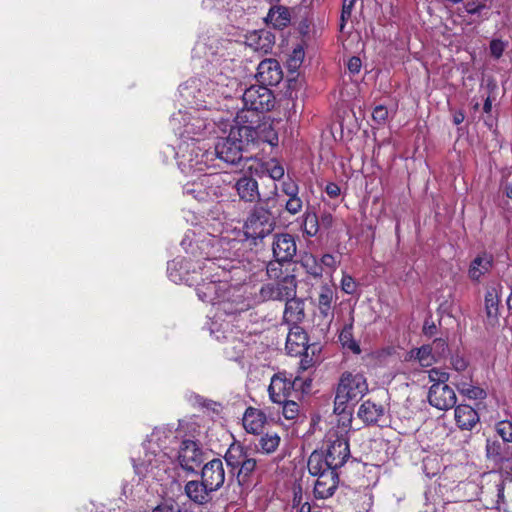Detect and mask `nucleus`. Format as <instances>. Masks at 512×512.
I'll list each match as a JSON object with an SVG mask.
<instances>
[{"instance_id": "nucleus-51", "label": "nucleus", "mask_w": 512, "mask_h": 512, "mask_svg": "<svg viewBox=\"0 0 512 512\" xmlns=\"http://www.w3.org/2000/svg\"><path fill=\"white\" fill-rule=\"evenodd\" d=\"M267 171L273 180H280L284 176V168L276 161L268 163Z\"/></svg>"}, {"instance_id": "nucleus-54", "label": "nucleus", "mask_w": 512, "mask_h": 512, "mask_svg": "<svg viewBox=\"0 0 512 512\" xmlns=\"http://www.w3.org/2000/svg\"><path fill=\"white\" fill-rule=\"evenodd\" d=\"M341 288L346 294H353L356 289V283L350 275L344 274L341 280Z\"/></svg>"}, {"instance_id": "nucleus-63", "label": "nucleus", "mask_w": 512, "mask_h": 512, "mask_svg": "<svg viewBox=\"0 0 512 512\" xmlns=\"http://www.w3.org/2000/svg\"><path fill=\"white\" fill-rule=\"evenodd\" d=\"M492 109V101L490 99V97H488L485 102H484V105H483V110L485 113H489Z\"/></svg>"}, {"instance_id": "nucleus-50", "label": "nucleus", "mask_w": 512, "mask_h": 512, "mask_svg": "<svg viewBox=\"0 0 512 512\" xmlns=\"http://www.w3.org/2000/svg\"><path fill=\"white\" fill-rule=\"evenodd\" d=\"M281 191L289 198L299 194V186L291 179L285 180L281 184Z\"/></svg>"}, {"instance_id": "nucleus-30", "label": "nucleus", "mask_w": 512, "mask_h": 512, "mask_svg": "<svg viewBox=\"0 0 512 512\" xmlns=\"http://www.w3.org/2000/svg\"><path fill=\"white\" fill-rule=\"evenodd\" d=\"M285 301L284 320L287 323L296 325L304 318V302L297 298L296 295L287 298Z\"/></svg>"}, {"instance_id": "nucleus-42", "label": "nucleus", "mask_w": 512, "mask_h": 512, "mask_svg": "<svg viewBox=\"0 0 512 512\" xmlns=\"http://www.w3.org/2000/svg\"><path fill=\"white\" fill-rule=\"evenodd\" d=\"M319 220L315 213L306 212L303 220V232L309 237L315 236L319 231Z\"/></svg>"}, {"instance_id": "nucleus-40", "label": "nucleus", "mask_w": 512, "mask_h": 512, "mask_svg": "<svg viewBox=\"0 0 512 512\" xmlns=\"http://www.w3.org/2000/svg\"><path fill=\"white\" fill-rule=\"evenodd\" d=\"M455 385L457 386L458 391L462 395H464L470 399H483L486 395V393L483 389H481L480 387H477V386L470 385L467 382L457 381L455 383Z\"/></svg>"}, {"instance_id": "nucleus-36", "label": "nucleus", "mask_w": 512, "mask_h": 512, "mask_svg": "<svg viewBox=\"0 0 512 512\" xmlns=\"http://www.w3.org/2000/svg\"><path fill=\"white\" fill-rule=\"evenodd\" d=\"M307 466L310 474L314 476L324 474L326 470L331 469L328 464H326V457L323 458V455L318 452H313L310 455Z\"/></svg>"}, {"instance_id": "nucleus-64", "label": "nucleus", "mask_w": 512, "mask_h": 512, "mask_svg": "<svg viewBox=\"0 0 512 512\" xmlns=\"http://www.w3.org/2000/svg\"><path fill=\"white\" fill-rule=\"evenodd\" d=\"M454 123L456 125L462 123L464 121V114L463 113H457L454 115V119H453Z\"/></svg>"}, {"instance_id": "nucleus-20", "label": "nucleus", "mask_w": 512, "mask_h": 512, "mask_svg": "<svg viewBox=\"0 0 512 512\" xmlns=\"http://www.w3.org/2000/svg\"><path fill=\"white\" fill-rule=\"evenodd\" d=\"M338 486V475L336 470L328 469L324 474L318 476L314 484V495L319 499L331 497Z\"/></svg>"}, {"instance_id": "nucleus-58", "label": "nucleus", "mask_w": 512, "mask_h": 512, "mask_svg": "<svg viewBox=\"0 0 512 512\" xmlns=\"http://www.w3.org/2000/svg\"><path fill=\"white\" fill-rule=\"evenodd\" d=\"M321 263L326 267L335 269L338 261L335 256H333L331 254H324L321 258Z\"/></svg>"}, {"instance_id": "nucleus-29", "label": "nucleus", "mask_w": 512, "mask_h": 512, "mask_svg": "<svg viewBox=\"0 0 512 512\" xmlns=\"http://www.w3.org/2000/svg\"><path fill=\"white\" fill-rule=\"evenodd\" d=\"M455 421L462 430H471L478 422V413L469 405H458L455 408Z\"/></svg>"}, {"instance_id": "nucleus-39", "label": "nucleus", "mask_w": 512, "mask_h": 512, "mask_svg": "<svg viewBox=\"0 0 512 512\" xmlns=\"http://www.w3.org/2000/svg\"><path fill=\"white\" fill-rule=\"evenodd\" d=\"M237 475L238 482L244 484L256 468V460L247 454L239 465Z\"/></svg>"}, {"instance_id": "nucleus-23", "label": "nucleus", "mask_w": 512, "mask_h": 512, "mask_svg": "<svg viewBox=\"0 0 512 512\" xmlns=\"http://www.w3.org/2000/svg\"><path fill=\"white\" fill-rule=\"evenodd\" d=\"M246 44L255 52L267 54L272 50L274 37L268 31H253L247 35Z\"/></svg>"}, {"instance_id": "nucleus-45", "label": "nucleus", "mask_w": 512, "mask_h": 512, "mask_svg": "<svg viewBox=\"0 0 512 512\" xmlns=\"http://www.w3.org/2000/svg\"><path fill=\"white\" fill-rule=\"evenodd\" d=\"M285 211L289 213L290 215H296L298 214L302 208H303V201L297 196L289 197L287 201L285 202Z\"/></svg>"}, {"instance_id": "nucleus-13", "label": "nucleus", "mask_w": 512, "mask_h": 512, "mask_svg": "<svg viewBox=\"0 0 512 512\" xmlns=\"http://www.w3.org/2000/svg\"><path fill=\"white\" fill-rule=\"evenodd\" d=\"M273 256L277 263H288L297 253L294 236L289 233L275 234L272 243Z\"/></svg>"}, {"instance_id": "nucleus-5", "label": "nucleus", "mask_w": 512, "mask_h": 512, "mask_svg": "<svg viewBox=\"0 0 512 512\" xmlns=\"http://www.w3.org/2000/svg\"><path fill=\"white\" fill-rule=\"evenodd\" d=\"M196 178L187 181L183 192L199 202L214 201L223 195L225 187L220 173H205L194 175Z\"/></svg>"}, {"instance_id": "nucleus-22", "label": "nucleus", "mask_w": 512, "mask_h": 512, "mask_svg": "<svg viewBox=\"0 0 512 512\" xmlns=\"http://www.w3.org/2000/svg\"><path fill=\"white\" fill-rule=\"evenodd\" d=\"M267 421L266 414L257 408L248 407L242 417L243 428L247 433L259 435Z\"/></svg>"}, {"instance_id": "nucleus-52", "label": "nucleus", "mask_w": 512, "mask_h": 512, "mask_svg": "<svg viewBox=\"0 0 512 512\" xmlns=\"http://www.w3.org/2000/svg\"><path fill=\"white\" fill-rule=\"evenodd\" d=\"M506 47L507 42H504L499 39H494L490 42V53L494 58L498 59L502 56Z\"/></svg>"}, {"instance_id": "nucleus-10", "label": "nucleus", "mask_w": 512, "mask_h": 512, "mask_svg": "<svg viewBox=\"0 0 512 512\" xmlns=\"http://www.w3.org/2000/svg\"><path fill=\"white\" fill-rule=\"evenodd\" d=\"M296 279L293 275H288L278 282H271L261 286L257 298L261 302L265 301H285L289 297L296 295Z\"/></svg>"}, {"instance_id": "nucleus-53", "label": "nucleus", "mask_w": 512, "mask_h": 512, "mask_svg": "<svg viewBox=\"0 0 512 512\" xmlns=\"http://www.w3.org/2000/svg\"><path fill=\"white\" fill-rule=\"evenodd\" d=\"M429 380L434 383L445 384L449 379V374L439 369H431L428 372Z\"/></svg>"}, {"instance_id": "nucleus-27", "label": "nucleus", "mask_w": 512, "mask_h": 512, "mask_svg": "<svg viewBox=\"0 0 512 512\" xmlns=\"http://www.w3.org/2000/svg\"><path fill=\"white\" fill-rule=\"evenodd\" d=\"M235 188L241 200L254 202L259 199L258 183L252 177H241L235 184Z\"/></svg>"}, {"instance_id": "nucleus-55", "label": "nucleus", "mask_w": 512, "mask_h": 512, "mask_svg": "<svg viewBox=\"0 0 512 512\" xmlns=\"http://www.w3.org/2000/svg\"><path fill=\"white\" fill-rule=\"evenodd\" d=\"M451 364L456 371H464L468 366L467 361L460 355L453 356Z\"/></svg>"}, {"instance_id": "nucleus-18", "label": "nucleus", "mask_w": 512, "mask_h": 512, "mask_svg": "<svg viewBox=\"0 0 512 512\" xmlns=\"http://www.w3.org/2000/svg\"><path fill=\"white\" fill-rule=\"evenodd\" d=\"M433 345L434 348L430 345H423L416 350H412L411 358L417 360L422 367H430L436 362V355H442L447 347L442 339H436Z\"/></svg>"}, {"instance_id": "nucleus-37", "label": "nucleus", "mask_w": 512, "mask_h": 512, "mask_svg": "<svg viewBox=\"0 0 512 512\" xmlns=\"http://www.w3.org/2000/svg\"><path fill=\"white\" fill-rule=\"evenodd\" d=\"M280 444V437L277 433H266L259 439V443L256 446L258 451L264 454L273 453Z\"/></svg>"}, {"instance_id": "nucleus-60", "label": "nucleus", "mask_w": 512, "mask_h": 512, "mask_svg": "<svg viewBox=\"0 0 512 512\" xmlns=\"http://www.w3.org/2000/svg\"><path fill=\"white\" fill-rule=\"evenodd\" d=\"M323 227L330 228L333 224V217L330 213H324L321 215V220L319 222Z\"/></svg>"}, {"instance_id": "nucleus-62", "label": "nucleus", "mask_w": 512, "mask_h": 512, "mask_svg": "<svg viewBox=\"0 0 512 512\" xmlns=\"http://www.w3.org/2000/svg\"><path fill=\"white\" fill-rule=\"evenodd\" d=\"M436 329L435 325H428L427 323H425L424 325V333L426 335H429V336H432L434 334V330Z\"/></svg>"}, {"instance_id": "nucleus-47", "label": "nucleus", "mask_w": 512, "mask_h": 512, "mask_svg": "<svg viewBox=\"0 0 512 512\" xmlns=\"http://www.w3.org/2000/svg\"><path fill=\"white\" fill-rule=\"evenodd\" d=\"M499 469L507 475V477L512 476V451L508 452L506 455L499 459L495 463Z\"/></svg>"}, {"instance_id": "nucleus-24", "label": "nucleus", "mask_w": 512, "mask_h": 512, "mask_svg": "<svg viewBox=\"0 0 512 512\" xmlns=\"http://www.w3.org/2000/svg\"><path fill=\"white\" fill-rule=\"evenodd\" d=\"M185 494L196 504L204 505L212 500L214 491L201 481H188L185 485Z\"/></svg>"}, {"instance_id": "nucleus-9", "label": "nucleus", "mask_w": 512, "mask_h": 512, "mask_svg": "<svg viewBox=\"0 0 512 512\" xmlns=\"http://www.w3.org/2000/svg\"><path fill=\"white\" fill-rule=\"evenodd\" d=\"M199 266L202 261H192L184 258H176L168 264V277L174 283H185L193 286L199 279Z\"/></svg>"}, {"instance_id": "nucleus-11", "label": "nucleus", "mask_w": 512, "mask_h": 512, "mask_svg": "<svg viewBox=\"0 0 512 512\" xmlns=\"http://www.w3.org/2000/svg\"><path fill=\"white\" fill-rule=\"evenodd\" d=\"M326 464L334 470L342 467L350 457L348 439L345 435L329 433L326 447Z\"/></svg>"}, {"instance_id": "nucleus-35", "label": "nucleus", "mask_w": 512, "mask_h": 512, "mask_svg": "<svg viewBox=\"0 0 512 512\" xmlns=\"http://www.w3.org/2000/svg\"><path fill=\"white\" fill-rule=\"evenodd\" d=\"M246 455L247 451L243 446L231 445L225 454V461L232 469H236L239 467Z\"/></svg>"}, {"instance_id": "nucleus-8", "label": "nucleus", "mask_w": 512, "mask_h": 512, "mask_svg": "<svg viewBox=\"0 0 512 512\" xmlns=\"http://www.w3.org/2000/svg\"><path fill=\"white\" fill-rule=\"evenodd\" d=\"M275 227L272 213L263 207H255L248 215L243 229L247 238L257 240L268 236Z\"/></svg>"}, {"instance_id": "nucleus-31", "label": "nucleus", "mask_w": 512, "mask_h": 512, "mask_svg": "<svg viewBox=\"0 0 512 512\" xmlns=\"http://www.w3.org/2000/svg\"><path fill=\"white\" fill-rule=\"evenodd\" d=\"M384 415V407L370 400L361 404L358 410V416L367 424L377 423Z\"/></svg>"}, {"instance_id": "nucleus-33", "label": "nucleus", "mask_w": 512, "mask_h": 512, "mask_svg": "<svg viewBox=\"0 0 512 512\" xmlns=\"http://www.w3.org/2000/svg\"><path fill=\"white\" fill-rule=\"evenodd\" d=\"M255 141L265 142L271 146L278 145V134L271 123L264 122L255 127Z\"/></svg>"}, {"instance_id": "nucleus-57", "label": "nucleus", "mask_w": 512, "mask_h": 512, "mask_svg": "<svg viewBox=\"0 0 512 512\" xmlns=\"http://www.w3.org/2000/svg\"><path fill=\"white\" fill-rule=\"evenodd\" d=\"M218 240H220L219 238H217ZM225 241H229L228 239H224ZM231 241H235V239H232ZM237 243H239V241L236 240ZM239 244H237L238 246ZM236 248V245L232 248H229V246L227 247V250L225 252H223L222 250H220V252L218 253V255L220 254L222 256V258H228V262H230L234 268L231 269L234 270L236 269V265L234 264L235 260L232 258V256H235V253H232L231 254V250Z\"/></svg>"}, {"instance_id": "nucleus-1", "label": "nucleus", "mask_w": 512, "mask_h": 512, "mask_svg": "<svg viewBox=\"0 0 512 512\" xmlns=\"http://www.w3.org/2000/svg\"><path fill=\"white\" fill-rule=\"evenodd\" d=\"M237 85L233 76L219 73L214 80L189 79L179 86V96L189 105L170 118V125L179 141L199 143L217 133L218 123L212 117L219 97H228V88Z\"/></svg>"}, {"instance_id": "nucleus-6", "label": "nucleus", "mask_w": 512, "mask_h": 512, "mask_svg": "<svg viewBox=\"0 0 512 512\" xmlns=\"http://www.w3.org/2000/svg\"><path fill=\"white\" fill-rule=\"evenodd\" d=\"M367 392L368 384L363 374L344 372L336 390L335 411L343 412L347 404H356Z\"/></svg>"}, {"instance_id": "nucleus-12", "label": "nucleus", "mask_w": 512, "mask_h": 512, "mask_svg": "<svg viewBox=\"0 0 512 512\" xmlns=\"http://www.w3.org/2000/svg\"><path fill=\"white\" fill-rule=\"evenodd\" d=\"M242 101L244 108L252 111H269L274 106V96L270 89L263 85H253L247 88Z\"/></svg>"}, {"instance_id": "nucleus-41", "label": "nucleus", "mask_w": 512, "mask_h": 512, "mask_svg": "<svg viewBox=\"0 0 512 512\" xmlns=\"http://www.w3.org/2000/svg\"><path fill=\"white\" fill-rule=\"evenodd\" d=\"M339 339L344 347H347L355 354H360L361 349L359 344L352 338V325L345 326L340 335Z\"/></svg>"}, {"instance_id": "nucleus-21", "label": "nucleus", "mask_w": 512, "mask_h": 512, "mask_svg": "<svg viewBox=\"0 0 512 512\" xmlns=\"http://www.w3.org/2000/svg\"><path fill=\"white\" fill-rule=\"evenodd\" d=\"M308 337L302 327L293 325L287 334L286 350L290 355H302L308 350Z\"/></svg>"}, {"instance_id": "nucleus-59", "label": "nucleus", "mask_w": 512, "mask_h": 512, "mask_svg": "<svg viewBox=\"0 0 512 512\" xmlns=\"http://www.w3.org/2000/svg\"><path fill=\"white\" fill-rule=\"evenodd\" d=\"M325 191L326 193L331 197V198H336L339 196L340 194V188L337 184L335 183H329L327 184L326 188H325Z\"/></svg>"}, {"instance_id": "nucleus-25", "label": "nucleus", "mask_w": 512, "mask_h": 512, "mask_svg": "<svg viewBox=\"0 0 512 512\" xmlns=\"http://www.w3.org/2000/svg\"><path fill=\"white\" fill-rule=\"evenodd\" d=\"M230 127L227 136L231 141H234L244 150L250 143L255 142V127L248 125H229Z\"/></svg>"}, {"instance_id": "nucleus-19", "label": "nucleus", "mask_w": 512, "mask_h": 512, "mask_svg": "<svg viewBox=\"0 0 512 512\" xmlns=\"http://www.w3.org/2000/svg\"><path fill=\"white\" fill-rule=\"evenodd\" d=\"M256 77L263 86H274L281 81L282 70L275 59H264L257 67Z\"/></svg>"}, {"instance_id": "nucleus-17", "label": "nucleus", "mask_w": 512, "mask_h": 512, "mask_svg": "<svg viewBox=\"0 0 512 512\" xmlns=\"http://www.w3.org/2000/svg\"><path fill=\"white\" fill-rule=\"evenodd\" d=\"M178 461L184 470L193 472L202 463L203 453L194 441L185 440L181 444Z\"/></svg>"}, {"instance_id": "nucleus-48", "label": "nucleus", "mask_w": 512, "mask_h": 512, "mask_svg": "<svg viewBox=\"0 0 512 512\" xmlns=\"http://www.w3.org/2000/svg\"><path fill=\"white\" fill-rule=\"evenodd\" d=\"M152 512H181V507L174 500H165L158 504Z\"/></svg>"}, {"instance_id": "nucleus-56", "label": "nucleus", "mask_w": 512, "mask_h": 512, "mask_svg": "<svg viewBox=\"0 0 512 512\" xmlns=\"http://www.w3.org/2000/svg\"><path fill=\"white\" fill-rule=\"evenodd\" d=\"M362 63L359 57H351L348 60L347 67L350 73L357 74L360 72Z\"/></svg>"}, {"instance_id": "nucleus-34", "label": "nucleus", "mask_w": 512, "mask_h": 512, "mask_svg": "<svg viewBox=\"0 0 512 512\" xmlns=\"http://www.w3.org/2000/svg\"><path fill=\"white\" fill-rule=\"evenodd\" d=\"M510 448L504 442L498 440L488 439L486 442V455L487 458L494 461L495 463L502 459L504 455L510 452Z\"/></svg>"}, {"instance_id": "nucleus-7", "label": "nucleus", "mask_w": 512, "mask_h": 512, "mask_svg": "<svg viewBox=\"0 0 512 512\" xmlns=\"http://www.w3.org/2000/svg\"><path fill=\"white\" fill-rule=\"evenodd\" d=\"M228 127V122L222 121V118L219 119L218 130L216 136L218 141L215 145L213 151V158H215V163L219 165V162H224L226 164H236L242 159V149L240 146L234 141H231L230 138L226 135Z\"/></svg>"}, {"instance_id": "nucleus-4", "label": "nucleus", "mask_w": 512, "mask_h": 512, "mask_svg": "<svg viewBox=\"0 0 512 512\" xmlns=\"http://www.w3.org/2000/svg\"><path fill=\"white\" fill-rule=\"evenodd\" d=\"M175 157L181 172L187 177L201 174L209 168L220 167L215 163L211 150L197 146L186 140L178 141Z\"/></svg>"}, {"instance_id": "nucleus-46", "label": "nucleus", "mask_w": 512, "mask_h": 512, "mask_svg": "<svg viewBox=\"0 0 512 512\" xmlns=\"http://www.w3.org/2000/svg\"><path fill=\"white\" fill-rule=\"evenodd\" d=\"M355 0H343V6L341 11V23L340 30L343 31L346 22L350 19L352 10L354 7Z\"/></svg>"}, {"instance_id": "nucleus-44", "label": "nucleus", "mask_w": 512, "mask_h": 512, "mask_svg": "<svg viewBox=\"0 0 512 512\" xmlns=\"http://www.w3.org/2000/svg\"><path fill=\"white\" fill-rule=\"evenodd\" d=\"M283 405V416L288 420H293L298 416L299 405L293 401L286 399L281 403Z\"/></svg>"}, {"instance_id": "nucleus-32", "label": "nucleus", "mask_w": 512, "mask_h": 512, "mask_svg": "<svg viewBox=\"0 0 512 512\" xmlns=\"http://www.w3.org/2000/svg\"><path fill=\"white\" fill-rule=\"evenodd\" d=\"M265 21L274 28L282 29L289 24L290 13L288 9L283 6H274L270 8Z\"/></svg>"}, {"instance_id": "nucleus-28", "label": "nucleus", "mask_w": 512, "mask_h": 512, "mask_svg": "<svg viewBox=\"0 0 512 512\" xmlns=\"http://www.w3.org/2000/svg\"><path fill=\"white\" fill-rule=\"evenodd\" d=\"M493 266V256L488 253L478 255L470 264L468 275L473 281H479Z\"/></svg>"}, {"instance_id": "nucleus-15", "label": "nucleus", "mask_w": 512, "mask_h": 512, "mask_svg": "<svg viewBox=\"0 0 512 512\" xmlns=\"http://www.w3.org/2000/svg\"><path fill=\"white\" fill-rule=\"evenodd\" d=\"M297 381V378L292 381L282 373L274 375L268 388L270 399L274 403H282L291 396Z\"/></svg>"}, {"instance_id": "nucleus-43", "label": "nucleus", "mask_w": 512, "mask_h": 512, "mask_svg": "<svg viewBox=\"0 0 512 512\" xmlns=\"http://www.w3.org/2000/svg\"><path fill=\"white\" fill-rule=\"evenodd\" d=\"M497 434L504 443H512V422L508 420L500 421L496 424Z\"/></svg>"}, {"instance_id": "nucleus-38", "label": "nucleus", "mask_w": 512, "mask_h": 512, "mask_svg": "<svg viewBox=\"0 0 512 512\" xmlns=\"http://www.w3.org/2000/svg\"><path fill=\"white\" fill-rule=\"evenodd\" d=\"M499 295L497 288H490L485 295V310L488 318L496 319L498 316Z\"/></svg>"}, {"instance_id": "nucleus-2", "label": "nucleus", "mask_w": 512, "mask_h": 512, "mask_svg": "<svg viewBox=\"0 0 512 512\" xmlns=\"http://www.w3.org/2000/svg\"><path fill=\"white\" fill-rule=\"evenodd\" d=\"M237 244L236 241L218 240L216 237L202 240L200 249L204 259L202 266H199V279L193 285L201 301L217 305L218 310L227 315L243 311L244 304L235 300L230 302L234 289L228 284L227 273L234 266L228 262V258H222L218 253Z\"/></svg>"}, {"instance_id": "nucleus-49", "label": "nucleus", "mask_w": 512, "mask_h": 512, "mask_svg": "<svg viewBox=\"0 0 512 512\" xmlns=\"http://www.w3.org/2000/svg\"><path fill=\"white\" fill-rule=\"evenodd\" d=\"M372 118L379 125L385 124L388 118L387 108L383 105L376 106L372 112Z\"/></svg>"}, {"instance_id": "nucleus-26", "label": "nucleus", "mask_w": 512, "mask_h": 512, "mask_svg": "<svg viewBox=\"0 0 512 512\" xmlns=\"http://www.w3.org/2000/svg\"><path fill=\"white\" fill-rule=\"evenodd\" d=\"M335 301V292L332 287L323 285L320 287L317 307L320 315L328 322H331L334 316L333 303Z\"/></svg>"}, {"instance_id": "nucleus-61", "label": "nucleus", "mask_w": 512, "mask_h": 512, "mask_svg": "<svg viewBox=\"0 0 512 512\" xmlns=\"http://www.w3.org/2000/svg\"><path fill=\"white\" fill-rule=\"evenodd\" d=\"M311 366H312V359H308V357H307V356H305V357L301 360V362H300V367H301V369H303V370H306V369H308V368H309V367H311Z\"/></svg>"}, {"instance_id": "nucleus-16", "label": "nucleus", "mask_w": 512, "mask_h": 512, "mask_svg": "<svg viewBox=\"0 0 512 512\" xmlns=\"http://www.w3.org/2000/svg\"><path fill=\"white\" fill-rule=\"evenodd\" d=\"M201 480L212 491L219 490L225 482V470L221 459L215 458L206 463L201 472Z\"/></svg>"}, {"instance_id": "nucleus-14", "label": "nucleus", "mask_w": 512, "mask_h": 512, "mask_svg": "<svg viewBox=\"0 0 512 512\" xmlns=\"http://www.w3.org/2000/svg\"><path fill=\"white\" fill-rule=\"evenodd\" d=\"M428 401L439 410H448L455 406L457 397L454 390L446 383H434L429 389Z\"/></svg>"}, {"instance_id": "nucleus-3", "label": "nucleus", "mask_w": 512, "mask_h": 512, "mask_svg": "<svg viewBox=\"0 0 512 512\" xmlns=\"http://www.w3.org/2000/svg\"><path fill=\"white\" fill-rule=\"evenodd\" d=\"M176 438L175 431L168 426L155 428L143 444V456L134 460L136 473L140 477L163 480L164 474L172 463L167 450Z\"/></svg>"}]
</instances>
